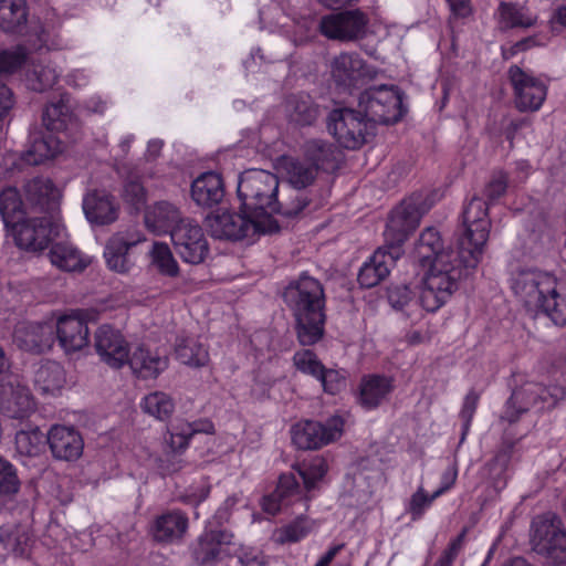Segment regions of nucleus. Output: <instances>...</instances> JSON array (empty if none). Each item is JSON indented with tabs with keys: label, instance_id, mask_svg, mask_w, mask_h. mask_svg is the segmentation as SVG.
<instances>
[{
	"label": "nucleus",
	"instance_id": "4",
	"mask_svg": "<svg viewBox=\"0 0 566 566\" xmlns=\"http://www.w3.org/2000/svg\"><path fill=\"white\" fill-rule=\"evenodd\" d=\"M490 229L488 201L479 196L472 197L463 210L462 230L458 237V256L465 268L475 269L480 263Z\"/></svg>",
	"mask_w": 566,
	"mask_h": 566
},
{
	"label": "nucleus",
	"instance_id": "21",
	"mask_svg": "<svg viewBox=\"0 0 566 566\" xmlns=\"http://www.w3.org/2000/svg\"><path fill=\"white\" fill-rule=\"evenodd\" d=\"M331 77L343 91L356 87L367 75L366 64L357 53H340L331 62Z\"/></svg>",
	"mask_w": 566,
	"mask_h": 566
},
{
	"label": "nucleus",
	"instance_id": "54",
	"mask_svg": "<svg viewBox=\"0 0 566 566\" xmlns=\"http://www.w3.org/2000/svg\"><path fill=\"white\" fill-rule=\"evenodd\" d=\"M415 296L416 291L411 284L396 283L387 290L388 302L396 310H403L415 300Z\"/></svg>",
	"mask_w": 566,
	"mask_h": 566
},
{
	"label": "nucleus",
	"instance_id": "8",
	"mask_svg": "<svg viewBox=\"0 0 566 566\" xmlns=\"http://www.w3.org/2000/svg\"><path fill=\"white\" fill-rule=\"evenodd\" d=\"M429 210L422 193H413L396 207L389 218L384 232L385 247L397 248L402 255V244L418 228L422 216Z\"/></svg>",
	"mask_w": 566,
	"mask_h": 566
},
{
	"label": "nucleus",
	"instance_id": "11",
	"mask_svg": "<svg viewBox=\"0 0 566 566\" xmlns=\"http://www.w3.org/2000/svg\"><path fill=\"white\" fill-rule=\"evenodd\" d=\"M170 238L176 253L185 263L198 265L209 256L210 247L203 229L189 218L171 230Z\"/></svg>",
	"mask_w": 566,
	"mask_h": 566
},
{
	"label": "nucleus",
	"instance_id": "53",
	"mask_svg": "<svg viewBox=\"0 0 566 566\" xmlns=\"http://www.w3.org/2000/svg\"><path fill=\"white\" fill-rule=\"evenodd\" d=\"M293 364L297 370L311 375L315 378L322 373L324 365L319 361L316 354L310 349L298 350L293 356Z\"/></svg>",
	"mask_w": 566,
	"mask_h": 566
},
{
	"label": "nucleus",
	"instance_id": "20",
	"mask_svg": "<svg viewBox=\"0 0 566 566\" xmlns=\"http://www.w3.org/2000/svg\"><path fill=\"white\" fill-rule=\"evenodd\" d=\"M95 348L101 359L112 368H120L129 359L128 343L123 335L108 325L95 333Z\"/></svg>",
	"mask_w": 566,
	"mask_h": 566
},
{
	"label": "nucleus",
	"instance_id": "47",
	"mask_svg": "<svg viewBox=\"0 0 566 566\" xmlns=\"http://www.w3.org/2000/svg\"><path fill=\"white\" fill-rule=\"evenodd\" d=\"M307 205V198L294 188L289 193H283L281 198H279V195L275 196L270 216L273 217L274 213H277L286 218H293L302 212Z\"/></svg>",
	"mask_w": 566,
	"mask_h": 566
},
{
	"label": "nucleus",
	"instance_id": "3",
	"mask_svg": "<svg viewBox=\"0 0 566 566\" xmlns=\"http://www.w3.org/2000/svg\"><path fill=\"white\" fill-rule=\"evenodd\" d=\"M468 269L459 261L457 253H442L431 264L423 279V289L419 295V304L427 312H436L448 302L459 289V282L469 274Z\"/></svg>",
	"mask_w": 566,
	"mask_h": 566
},
{
	"label": "nucleus",
	"instance_id": "29",
	"mask_svg": "<svg viewBox=\"0 0 566 566\" xmlns=\"http://www.w3.org/2000/svg\"><path fill=\"white\" fill-rule=\"evenodd\" d=\"M543 392L544 386L539 384H527L514 390L506 402L502 418L511 423L517 421L532 407L542 406L541 395Z\"/></svg>",
	"mask_w": 566,
	"mask_h": 566
},
{
	"label": "nucleus",
	"instance_id": "30",
	"mask_svg": "<svg viewBox=\"0 0 566 566\" xmlns=\"http://www.w3.org/2000/svg\"><path fill=\"white\" fill-rule=\"evenodd\" d=\"M186 219L181 217L179 209L168 201H158L145 212L146 227L158 235H171V230Z\"/></svg>",
	"mask_w": 566,
	"mask_h": 566
},
{
	"label": "nucleus",
	"instance_id": "35",
	"mask_svg": "<svg viewBox=\"0 0 566 566\" xmlns=\"http://www.w3.org/2000/svg\"><path fill=\"white\" fill-rule=\"evenodd\" d=\"M0 543L14 556H28L34 543L30 525L19 523L1 526Z\"/></svg>",
	"mask_w": 566,
	"mask_h": 566
},
{
	"label": "nucleus",
	"instance_id": "19",
	"mask_svg": "<svg viewBox=\"0 0 566 566\" xmlns=\"http://www.w3.org/2000/svg\"><path fill=\"white\" fill-rule=\"evenodd\" d=\"M46 442L54 459L61 461H76L81 458L84 441L74 427L54 424L46 433Z\"/></svg>",
	"mask_w": 566,
	"mask_h": 566
},
{
	"label": "nucleus",
	"instance_id": "56",
	"mask_svg": "<svg viewBox=\"0 0 566 566\" xmlns=\"http://www.w3.org/2000/svg\"><path fill=\"white\" fill-rule=\"evenodd\" d=\"M20 489V480L14 467L6 459L0 458V494L13 495Z\"/></svg>",
	"mask_w": 566,
	"mask_h": 566
},
{
	"label": "nucleus",
	"instance_id": "52",
	"mask_svg": "<svg viewBox=\"0 0 566 566\" xmlns=\"http://www.w3.org/2000/svg\"><path fill=\"white\" fill-rule=\"evenodd\" d=\"M22 206L23 202L15 188L8 187L0 192V214L7 226L14 222L15 216L22 212Z\"/></svg>",
	"mask_w": 566,
	"mask_h": 566
},
{
	"label": "nucleus",
	"instance_id": "7",
	"mask_svg": "<svg viewBox=\"0 0 566 566\" xmlns=\"http://www.w3.org/2000/svg\"><path fill=\"white\" fill-rule=\"evenodd\" d=\"M531 543L534 552L547 558L546 566H566V531L556 514L547 512L533 520Z\"/></svg>",
	"mask_w": 566,
	"mask_h": 566
},
{
	"label": "nucleus",
	"instance_id": "22",
	"mask_svg": "<svg viewBox=\"0 0 566 566\" xmlns=\"http://www.w3.org/2000/svg\"><path fill=\"white\" fill-rule=\"evenodd\" d=\"M400 256L397 248L391 250L385 245L379 247L359 270L357 281L360 286L370 289L378 285L389 275Z\"/></svg>",
	"mask_w": 566,
	"mask_h": 566
},
{
	"label": "nucleus",
	"instance_id": "55",
	"mask_svg": "<svg viewBox=\"0 0 566 566\" xmlns=\"http://www.w3.org/2000/svg\"><path fill=\"white\" fill-rule=\"evenodd\" d=\"M439 496L433 492L428 495L424 488L420 485L417 491L411 495L406 511L411 515L412 521H417L422 517L426 510L433 503Z\"/></svg>",
	"mask_w": 566,
	"mask_h": 566
},
{
	"label": "nucleus",
	"instance_id": "63",
	"mask_svg": "<svg viewBox=\"0 0 566 566\" xmlns=\"http://www.w3.org/2000/svg\"><path fill=\"white\" fill-rule=\"evenodd\" d=\"M565 396L566 391L560 386L553 385L544 387V392L541 395L542 406H539V409L554 407L559 400H563Z\"/></svg>",
	"mask_w": 566,
	"mask_h": 566
},
{
	"label": "nucleus",
	"instance_id": "31",
	"mask_svg": "<svg viewBox=\"0 0 566 566\" xmlns=\"http://www.w3.org/2000/svg\"><path fill=\"white\" fill-rule=\"evenodd\" d=\"M284 111L290 122L301 126L313 125L321 115L318 104L306 93L289 95L284 102Z\"/></svg>",
	"mask_w": 566,
	"mask_h": 566
},
{
	"label": "nucleus",
	"instance_id": "14",
	"mask_svg": "<svg viewBox=\"0 0 566 566\" xmlns=\"http://www.w3.org/2000/svg\"><path fill=\"white\" fill-rule=\"evenodd\" d=\"M31 389L18 375L6 376L0 384V410L12 419H27L36 411Z\"/></svg>",
	"mask_w": 566,
	"mask_h": 566
},
{
	"label": "nucleus",
	"instance_id": "61",
	"mask_svg": "<svg viewBox=\"0 0 566 566\" xmlns=\"http://www.w3.org/2000/svg\"><path fill=\"white\" fill-rule=\"evenodd\" d=\"M479 399V394L473 389H471L464 398L463 406L460 411V418L463 420L462 439H464V436L469 430L473 415L478 407Z\"/></svg>",
	"mask_w": 566,
	"mask_h": 566
},
{
	"label": "nucleus",
	"instance_id": "40",
	"mask_svg": "<svg viewBox=\"0 0 566 566\" xmlns=\"http://www.w3.org/2000/svg\"><path fill=\"white\" fill-rule=\"evenodd\" d=\"M49 258L53 265L65 272H82L90 264L75 247L63 242L52 245Z\"/></svg>",
	"mask_w": 566,
	"mask_h": 566
},
{
	"label": "nucleus",
	"instance_id": "2",
	"mask_svg": "<svg viewBox=\"0 0 566 566\" xmlns=\"http://www.w3.org/2000/svg\"><path fill=\"white\" fill-rule=\"evenodd\" d=\"M511 286L527 311L545 314L557 326L566 325V295L557 292L554 275L534 269L520 270Z\"/></svg>",
	"mask_w": 566,
	"mask_h": 566
},
{
	"label": "nucleus",
	"instance_id": "6",
	"mask_svg": "<svg viewBox=\"0 0 566 566\" xmlns=\"http://www.w3.org/2000/svg\"><path fill=\"white\" fill-rule=\"evenodd\" d=\"M261 219L253 213L231 212L224 210L216 212L206 218V224L212 238L231 242L244 239H253L256 235L273 233L279 230L275 219Z\"/></svg>",
	"mask_w": 566,
	"mask_h": 566
},
{
	"label": "nucleus",
	"instance_id": "9",
	"mask_svg": "<svg viewBox=\"0 0 566 566\" xmlns=\"http://www.w3.org/2000/svg\"><path fill=\"white\" fill-rule=\"evenodd\" d=\"M327 129L344 148L356 150L374 135V125L363 111L353 108L333 109L327 117Z\"/></svg>",
	"mask_w": 566,
	"mask_h": 566
},
{
	"label": "nucleus",
	"instance_id": "59",
	"mask_svg": "<svg viewBox=\"0 0 566 566\" xmlns=\"http://www.w3.org/2000/svg\"><path fill=\"white\" fill-rule=\"evenodd\" d=\"M311 525L305 518H297L294 523L287 525L280 532V543H295L307 535Z\"/></svg>",
	"mask_w": 566,
	"mask_h": 566
},
{
	"label": "nucleus",
	"instance_id": "48",
	"mask_svg": "<svg viewBox=\"0 0 566 566\" xmlns=\"http://www.w3.org/2000/svg\"><path fill=\"white\" fill-rule=\"evenodd\" d=\"M71 109L64 96L57 102L50 103L42 115L43 125L48 132H60L66 127L67 122L71 119Z\"/></svg>",
	"mask_w": 566,
	"mask_h": 566
},
{
	"label": "nucleus",
	"instance_id": "60",
	"mask_svg": "<svg viewBox=\"0 0 566 566\" xmlns=\"http://www.w3.org/2000/svg\"><path fill=\"white\" fill-rule=\"evenodd\" d=\"M317 379L321 381L325 392L335 395L342 390L345 385V379L334 369H322Z\"/></svg>",
	"mask_w": 566,
	"mask_h": 566
},
{
	"label": "nucleus",
	"instance_id": "33",
	"mask_svg": "<svg viewBox=\"0 0 566 566\" xmlns=\"http://www.w3.org/2000/svg\"><path fill=\"white\" fill-rule=\"evenodd\" d=\"M232 535L222 530H210L205 532L199 538L193 549L196 560L201 565L217 562L223 549V545L231 544Z\"/></svg>",
	"mask_w": 566,
	"mask_h": 566
},
{
	"label": "nucleus",
	"instance_id": "24",
	"mask_svg": "<svg viewBox=\"0 0 566 566\" xmlns=\"http://www.w3.org/2000/svg\"><path fill=\"white\" fill-rule=\"evenodd\" d=\"M83 211L91 223L105 226L117 219L118 205L106 190L94 189L84 196Z\"/></svg>",
	"mask_w": 566,
	"mask_h": 566
},
{
	"label": "nucleus",
	"instance_id": "10",
	"mask_svg": "<svg viewBox=\"0 0 566 566\" xmlns=\"http://www.w3.org/2000/svg\"><path fill=\"white\" fill-rule=\"evenodd\" d=\"M358 107L374 126L395 124L403 115L401 94L395 86L379 85L365 90L359 96Z\"/></svg>",
	"mask_w": 566,
	"mask_h": 566
},
{
	"label": "nucleus",
	"instance_id": "12",
	"mask_svg": "<svg viewBox=\"0 0 566 566\" xmlns=\"http://www.w3.org/2000/svg\"><path fill=\"white\" fill-rule=\"evenodd\" d=\"M507 77L513 87L514 105L520 112H536L546 99L548 86L518 65H511Z\"/></svg>",
	"mask_w": 566,
	"mask_h": 566
},
{
	"label": "nucleus",
	"instance_id": "41",
	"mask_svg": "<svg viewBox=\"0 0 566 566\" xmlns=\"http://www.w3.org/2000/svg\"><path fill=\"white\" fill-rule=\"evenodd\" d=\"M499 28L506 31L521 28L528 29L536 24L537 17L516 3L501 1L497 8Z\"/></svg>",
	"mask_w": 566,
	"mask_h": 566
},
{
	"label": "nucleus",
	"instance_id": "50",
	"mask_svg": "<svg viewBox=\"0 0 566 566\" xmlns=\"http://www.w3.org/2000/svg\"><path fill=\"white\" fill-rule=\"evenodd\" d=\"M293 469L296 470L297 475L303 480L304 489L311 492L327 472V464L324 459L315 458L310 463L294 465Z\"/></svg>",
	"mask_w": 566,
	"mask_h": 566
},
{
	"label": "nucleus",
	"instance_id": "49",
	"mask_svg": "<svg viewBox=\"0 0 566 566\" xmlns=\"http://www.w3.org/2000/svg\"><path fill=\"white\" fill-rule=\"evenodd\" d=\"M143 410L158 420L168 419L174 410L172 399L163 391H155L147 395L142 402Z\"/></svg>",
	"mask_w": 566,
	"mask_h": 566
},
{
	"label": "nucleus",
	"instance_id": "26",
	"mask_svg": "<svg viewBox=\"0 0 566 566\" xmlns=\"http://www.w3.org/2000/svg\"><path fill=\"white\" fill-rule=\"evenodd\" d=\"M392 389V379L389 377L376 374L364 376L358 386L357 402L366 410L376 409Z\"/></svg>",
	"mask_w": 566,
	"mask_h": 566
},
{
	"label": "nucleus",
	"instance_id": "1",
	"mask_svg": "<svg viewBox=\"0 0 566 566\" xmlns=\"http://www.w3.org/2000/svg\"><path fill=\"white\" fill-rule=\"evenodd\" d=\"M283 301L295 321L297 340L303 346L319 342L325 331V293L322 283L302 273L283 291Z\"/></svg>",
	"mask_w": 566,
	"mask_h": 566
},
{
	"label": "nucleus",
	"instance_id": "16",
	"mask_svg": "<svg viewBox=\"0 0 566 566\" xmlns=\"http://www.w3.org/2000/svg\"><path fill=\"white\" fill-rule=\"evenodd\" d=\"M91 318L92 314L88 311L78 310L53 322L55 340L65 353L78 352L88 345L87 322Z\"/></svg>",
	"mask_w": 566,
	"mask_h": 566
},
{
	"label": "nucleus",
	"instance_id": "18",
	"mask_svg": "<svg viewBox=\"0 0 566 566\" xmlns=\"http://www.w3.org/2000/svg\"><path fill=\"white\" fill-rule=\"evenodd\" d=\"M13 343L20 349L31 354H43L50 350L55 343L53 322L18 325L13 333Z\"/></svg>",
	"mask_w": 566,
	"mask_h": 566
},
{
	"label": "nucleus",
	"instance_id": "57",
	"mask_svg": "<svg viewBox=\"0 0 566 566\" xmlns=\"http://www.w3.org/2000/svg\"><path fill=\"white\" fill-rule=\"evenodd\" d=\"M123 198L125 202L139 211L146 203L147 193L138 179L130 178L124 185Z\"/></svg>",
	"mask_w": 566,
	"mask_h": 566
},
{
	"label": "nucleus",
	"instance_id": "43",
	"mask_svg": "<svg viewBox=\"0 0 566 566\" xmlns=\"http://www.w3.org/2000/svg\"><path fill=\"white\" fill-rule=\"evenodd\" d=\"M150 264L156 272L168 279H177L180 268L167 243L154 242L149 251Z\"/></svg>",
	"mask_w": 566,
	"mask_h": 566
},
{
	"label": "nucleus",
	"instance_id": "27",
	"mask_svg": "<svg viewBox=\"0 0 566 566\" xmlns=\"http://www.w3.org/2000/svg\"><path fill=\"white\" fill-rule=\"evenodd\" d=\"M303 154L317 170L327 172L336 170L343 160L342 151L334 144L323 139L306 140Z\"/></svg>",
	"mask_w": 566,
	"mask_h": 566
},
{
	"label": "nucleus",
	"instance_id": "62",
	"mask_svg": "<svg viewBox=\"0 0 566 566\" xmlns=\"http://www.w3.org/2000/svg\"><path fill=\"white\" fill-rule=\"evenodd\" d=\"M25 55L20 51L0 52V75L15 72L24 62Z\"/></svg>",
	"mask_w": 566,
	"mask_h": 566
},
{
	"label": "nucleus",
	"instance_id": "28",
	"mask_svg": "<svg viewBox=\"0 0 566 566\" xmlns=\"http://www.w3.org/2000/svg\"><path fill=\"white\" fill-rule=\"evenodd\" d=\"M224 197V184L217 172H203L191 185V198L200 207L211 208Z\"/></svg>",
	"mask_w": 566,
	"mask_h": 566
},
{
	"label": "nucleus",
	"instance_id": "23",
	"mask_svg": "<svg viewBox=\"0 0 566 566\" xmlns=\"http://www.w3.org/2000/svg\"><path fill=\"white\" fill-rule=\"evenodd\" d=\"M25 203L34 211L53 216L59 209L60 191L52 180L44 177H35L24 185Z\"/></svg>",
	"mask_w": 566,
	"mask_h": 566
},
{
	"label": "nucleus",
	"instance_id": "44",
	"mask_svg": "<svg viewBox=\"0 0 566 566\" xmlns=\"http://www.w3.org/2000/svg\"><path fill=\"white\" fill-rule=\"evenodd\" d=\"M415 252L420 261H428L430 264L442 253H457L443 249L441 237L434 228H427L421 232Z\"/></svg>",
	"mask_w": 566,
	"mask_h": 566
},
{
	"label": "nucleus",
	"instance_id": "42",
	"mask_svg": "<svg viewBox=\"0 0 566 566\" xmlns=\"http://www.w3.org/2000/svg\"><path fill=\"white\" fill-rule=\"evenodd\" d=\"M136 241L126 242L122 237H112L104 250V258L109 270L117 273H127L134 263L128 255V251Z\"/></svg>",
	"mask_w": 566,
	"mask_h": 566
},
{
	"label": "nucleus",
	"instance_id": "32",
	"mask_svg": "<svg viewBox=\"0 0 566 566\" xmlns=\"http://www.w3.org/2000/svg\"><path fill=\"white\" fill-rule=\"evenodd\" d=\"M188 528V517L181 511H170L158 516L153 525V536L159 543L180 541Z\"/></svg>",
	"mask_w": 566,
	"mask_h": 566
},
{
	"label": "nucleus",
	"instance_id": "37",
	"mask_svg": "<svg viewBox=\"0 0 566 566\" xmlns=\"http://www.w3.org/2000/svg\"><path fill=\"white\" fill-rule=\"evenodd\" d=\"M279 167L293 188L297 190L312 185L318 172L305 157L301 159L291 156H282L279 159Z\"/></svg>",
	"mask_w": 566,
	"mask_h": 566
},
{
	"label": "nucleus",
	"instance_id": "51",
	"mask_svg": "<svg viewBox=\"0 0 566 566\" xmlns=\"http://www.w3.org/2000/svg\"><path fill=\"white\" fill-rule=\"evenodd\" d=\"M44 436L41 430L35 427L30 430H21L15 434V444L20 453L30 457L40 453L44 444Z\"/></svg>",
	"mask_w": 566,
	"mask_h": 566
},
{
	"label": "nucleus",
	"instance_id": "17",
	"mask_svg": "<svg viewBox=\"0 0 566 566\" xmlns=\"http://www.w3.org/2000/svg\"><path fill=\"white\" fill-rule=\"evenodd\" d=\"M52 234L53 222L46 216L17 221L14 224L15 244L27 251L38 252L46 249Z\"/></svg>",
	"mask_w": 566,
	"mask_h": 566
},
{
	"label": "nucleus",
	"instance_id": "13",
	"mask_svg": "<svg viewBox=\"0 0 566 566\" xmlns=\"http://www.w3.org/2000/svg\"><path fill=\"white\" fill-rule=\"evenodd\" d=\"M343 427L344 420L339 416H333L324 423L305 420L292 427V441L301 450H316L338 439Z\"/></svg>",
	"mask_w": 566,
	"mask_h": 566
},
{
	"label": "nucleus",
	"instance_id": "25",
	"mask_svg": "<svg viewBox=\"0 0 566 566\" xmlns=\"http://www.w3.org/2000/svg\"><path fill=\"white\" fill-rule=\"evenodd\" d=\"M127 364L137 378L148 380L156 379L168 368L169 358L140 345L132 353Z\"/></svg>",
	"mask_w": 566,
	"mask_h": 566
},
{
	"label": "nucleus",
	"instance_id": "58",
	"mask_svg": "<svg viewBox=\"0 0 566 566\" xmlns=\"http://www.w3.org/2000/svg\"><path fill=\"white\" fill-rule=\"evenodd\" d=\"M507 188V176L503 171H495L489 182L485 185L483 190V198L490 202L497 200L506 192Z\"/></svg>",
	"mask_w": 566,
	"mask_h": 566
},
{
	"label": "nucleus",
	"instance_id": "36",
	"mask_svg": "<svg viewBox=\"0 0 566 566\" xmlns=\"http://www.w3.org/2000/svg\"><path fill=\"white\" fill-rule=\"evenodd\" d=\"M301 493V486L297 476L294 473H283L279 478L275 491L263 499L262 507L270 514L277 513L283 505L293 503L292 497Z\"/></svg>",
	"mask_w": 566,
	"mask_h": 566
},
{
	"label": "nucleus",
	"instance_id": "34",
	"mask_svg": "<svg viewBox=\"0 0 566 566\" xmlns=\"http://www.w3.org/2000/svg\"><path fill=\"white\" fill-rule=\"evenodd\" d=\"M33 382L42 395H60L66 385V373L62 365L46 360L34 370Z\"/></svg>",
	"mask_w": 566,
	"mask_h": 566
},
{
	"label": "nucleus",
	"instance_id": "45",
	"mask_svg": "<svg viewBox=\"0 0 566 566\" xmlns=\"http://www.w3.org/2000/svg\"><path fill=\"white\" fill-rule=\"evenodd\" d=\"M176 355L180 363L192 366H205L209 360L207 348L195 338H185L178 343Z\"/></svg>",
	"mask_w": 566,
	"mask_h": 566
},
{
	"label": "nucleus",
	"instance_id": "38",
	"mask_svg": "<svg viewBox=\"0 0 566 566\" xmlns=\"http://www.w3.org/2000/svg\"><path fill=\"white\" fill-rule=\"evenodd\" d=\"M61 150V143L53 133H35L31 137V143L23 155V160L29 165H41L54 158Z\"/></svg>",
	"mask_w": 566,
	"mask_h": 566
},
{
	"label": "nucleus",
	"instance_id": "15",
	"mask_svg": "<svg viewBox=\"0 0 566 566\" xmlns=\"http://www.w3.org/2000/svg\"><path fill=\"white\" fill-rule=\"evenodd\" d=\"M367 24L366 14L356 9L323 17L319 30L328 39L349 42L364 38Z\"/></svg>",
	"mask_w": 566,
	"mask_h": 566
},
{
	"label": "nucleus",
	"instance_id": "5",
	"mask_svg": "<svg viewBox=\"0 0 566 566\" xmlns=\"http://www.w3.org/2000/svg\"><path fill=\"white\" fill-rule=\"evenodd\" d=\"M280 181L276 175L264 170L251 168L240 174L238 179V198L244 212L264 219H274L270 209L279 193Z\"/></svg>",
	"mask_w": 566,
	"mask_h": 566
},
{
	"label": "nucleus",
	"instance_id": "39",
	"mask_svg": "<svg viewBox=\"0 0 566 566\" xmlns=\"http://www.w3.org/2000/svg\"><path fill=\"white\" fill-rule=\"evenodd\" d=\"M25 0H0V29L7 33H21L28 23Z\"/></svg>",
	"mask_w": 566,
	"mask_h": 566
},
{
	"label": "nucleus",
	"instance_id": "64",
	"mask_svg": "<svg viewBox=\"0 0 566 566\" xmlns=\"http://www.w3.org/2000/svg\"><path fill=\"white\" fill-rule=\"evenodd\" d=\"M192 436L187 433V428L181 426L170 433V447L174 451H181L188 447L189 440Z\"/></svg>",
	"mask_w": 566,
	"mask_h": 566
},
{
	"label": "nucleus",
	"instance_id": "46",
	"mask_svg": "<svg viewBox=\"0 0 566 566\" xmlns=\"http://www.w3.org/2000/svg\"><path fill=\"white\" fill-rule=\"evenodd\" d=\"M60 73L56 71L55 66L36 63L28 71L25 81L28 87L32 91L43 92L52 88L57 82Z\"/></svg>",
	"mask_w": 566,
	"mask_h": 566
}]
</instances>
